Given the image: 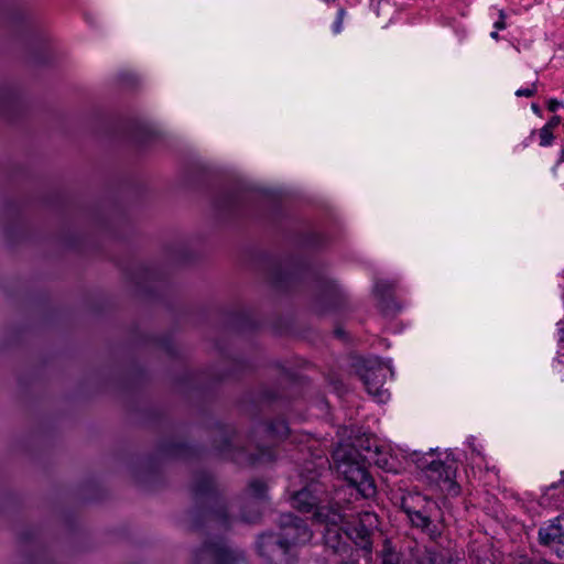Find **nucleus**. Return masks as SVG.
I'll list each match as a JSON object with an SVG mask.
<instances>
[{
  "mask_svg": "<svg viewBox=\"0 0 564 564\" xmlns=\"http://www.w3.org/2000/svg\"><path fill=\"white\" fill-rule=\"evenodd\" d=\"M239 554L224 541L208 543L195 554V564H234Z\"/></svg>",
  "mask_w": 564,
  "mask_h": 564,
  "instance_id": "nucleus-7",
  "label": "nucleus"
},
{
  "mask_svg": "<svg viewBox=\"0 0 564 564\" xmlns=\"http://www.w3.org/2000/svg\"><path fill=\"white\" fill-rule=\"evenodd\" d=\"M346 15V11L344 9H339L336 14V19L332 25V31L334 34H339L344 28V19Z\"/></svg>",
  "mask_w": 564,
  "mask_h": 564,
  "instance_id": "nucleus-12",
  "label": "nucleus"
},
{
  "mask_svg": "<svg viewBox=\"0 0 564 564\" xmlns=\"http://www.w3.org/2000/svg\"><path fill=\"white\" fill-rule=\"evenodd\" d=\"M265 491H267V485L260 479H254V480L250 481V484L248 486V494L250 495V497H252L257 500L264 499Z\"/></svg>",
  "mask_w": 564,
  "mask_h": 564,
  "instance_id": "nucleus-9",
  "label": "nucleus"
},
{
  "mask_svg": "<svg viewBox=\"0 0 564 564\" xmlns=\"http://www.w3.org/2000/svg\"><path fill=\"white\" fill-rule=\"evenodd\" d=\"M388 373L393 375L390 362L377 359L367 361L366 368L361 373V379L368 393L379 403H384L390 398L389 391L383 388Z\"/></svg>",
  "mask_w": 564,
  "mask_h": 564,
  "instance_id": "nucleus-5",
  "label": "nucleus"
},
{
  "mask_svg": "<svg viewBox=\"0 0 564 564\" xmlns=\"http://www.w3.org/2000/svg\"><path fill=\"white\" fill-rule=\"evenodd\" d=\"M466 443H467V445L469 446V448L471 449L473 453H477L478 455L481 454L480 449L476 445V438L474 436L467 437Z\"/></svg>",
  "mask_w": 564,
  "mask_h": 564,
  "instance_id": "nucleus-17",
  "label": "nucleus"
},
{
  "mask_svg": "<svg viewBox=\"0 0 564 564\" xmlns=\"http://www.w3.org/2000/svg\"><path fill=\"white\" fill-rule=\"evenodd\" d=\"M332 547L337 552L338 547L336 545H332Z\"/></svg>",
  "mask_w": 564,
  "mask_h": 564,
  "instance_id": "nucleus-26",
  "label": "nucleus"
},
{
  "mask_svg": "<svg viewBox=\"0 0 564 564\" xmlns=\"http://www.w3.org/2000/svg\"><path fill=\"white\" fill-rule=\"evenodd\" d=\"M259 514L256 513V514H252V516H246L243 514L242 516V519L246 521V522H254L257 519H258Z\"/></svg>",
  "mask_w": 564,
  "mask_h": 564,
  "instance_id": "nucleus-21",
  "label": "nucleus"
},
{
  "mask_svg": "<svg viewBox=\"0 0 564 564\" xmlns=\"http://www.w3.org/2000/svg\"><path fill=\"white\" fill-rule=\"evenodd\" d=\"M382 564H398V560L394 554L388 552L382 556Z\"/></svg>",
  "mask_w": 564,
  "mask_h": 564,
  "instance_id": "nucleus-15",
  "label": "nucleus"
},
{
  "mask_svg": "<svg viewBox=\"0 0 564 564\" xmlns=\"http://www.w3.org/2000/svg\"><path fill=\"white\" fill-rule=\"evenodd\" d=\"M558 332H560V341H564V328L563 327H560L558 328Z\"/></svg>",
  "mask_w": 564,
  "mask_h": 564,
  "instance_id": "nucleus-23",
  "label": "nucleus"
},
{
  "mask_svg": "<svg viewBox=\"0 0 564 564\" xmlns=\"http://www.w3.org/2000/svg\"><path fill=\"white\" fill-rule=\"evenodd\" d=\"M533 110L536 111L538 107L535 105L532 106Z\"/></svg>",
  "mask_w": 564,
  "mask_h": 564,
  "instance_id": "nucleus-27",
  "label": "nucleus"
},
{
  "mask_svg": "<svg viewBox=\"0 0 564 564\" xmlns=\"http://www.w3.org/2000/svg\"><path fill=\"white\" fill-rule=\"evenodd\" d=\"M540 543L546 546L562 544L564 541V514H561L539 530Z\"/></svg>",
  "mask_w": 564,
  "mask_h": 564,
  "instance_id": "nucleus-8",
  "label": "nucleus"
},
{
  "mask_svg": "<svg viewBox=\"0 0 564 564\" xmlns=\"http://www.w3.org/2000/svg\"><path fill=\"white\" fill-rule=\"evenodd\" d=\"M490 36H491L492 39H495V40H498V39H499V35H498V32H497V31H492V32L490 33Z\"/></svg>",
  "mask_w": 564,
  "mask_h": 564,
  "instance_id": "nucleus-25",
  "label": "nucleus"
},
{
  "mask_svg": "<svg viewBox=\"0 0 564 564\" xmlns=\"http://www.w3.org/2000/svg\"><path fill=\"white\" fill-rule=\"evenodd\" d=\"M555 488H556L555 485H552L550 488H547V491L542 497V502H541L542 505L554 507V508L560 507V503H557V502L552 503L551 501H549L550 491Z\"/></svg>",
  "mask_w": 564,
  "mask_h": 564,
  "instance_id": "nucleus-14",
  "label": "nucleus"
},
{
  "mask_svg": "<svg viewBox=\"0 0 564 564\" xmlns=\"http://www.w3.org/2000/svg\"><path fill=\"white\" fill-rule=\"evenodd\" d=\"M558 123L560 118L557 116H554L544 124V127L553 131L558 126Z\"/></svg>",
  "mask_w": 564,
  "mask_h": 564,
  "instance_id": "nucleus-18",
  "label": "nucleus"
},
{
  "mask_svg": "<svg viewBox=\"0 0 564 564\" xmlns=\"http://www.w3.org/2000/svg\"><path fill=\"white\" fill-rule=\"evenodd\" d=\"M312 539V532L301 519L291 513L282 514L279 533L262 534L258 541L261 555L289 563L286 555L293 547L305 544Z\"/></svg>",
  "mask_w": 564,
  "mask_h": 564,
  "instance_id": "nucleus-2",
  "label": "nucleus"
},
{
  "mask_svg": "<svg viewBox=\"0 0 564 564\" xmlns=\"http://www.w3.org/2000/svg\"><path fill=\"white\" fill-rule=\"evenodd\" d=\"M540 145L549 147L554 139L553 131L544 126L539 130Z\"/></svg>",
  "mask_w": 564,
  "mask_h": 564,
  "instance_id": "nucleus-11",
  "label": "nucleus"
},
{
  "mask_svg": "<svg viewBox=\"0 0 564 564\" xmlns=\"http://www.w3.org/2000/svg\"><path fill=\"white\" fill-rule=\"evenodd\" d=\"M550 547H552L554 550V552L556 553V555L558 557H564V542L563 541H562V544H553Z\"/></svg>",
  "mask_w": 564,
  "mask_h": 564,
  "instance_id": "nucleus-19",
  "label": "nucleus"
},
{
  "mask_svg": "<svg viewBox=\"0 0 564 564\" xmlns=\"http://www.w3.org/2000/svg\"><path fill=\"white\" fill-rule=\"evenodd\" d=\"M336 468L348 485L355 488L361 497L371 498L376 495L375 481L362 464L350 458H344L337 463Z\"/></svg>",
  "mask_w": 564,
  "mask_h": 564,
  "instance_id": "nucleus-4",
  "label": "nucleus"
},
{
  "mask_svg": "<svg viewBox=\"0 0 564 564\" xmlns=\"http://www.w3.org/2000/svg\"><path fill=\"white\" fill-rule=\"evenodd\" d=\"M505 13L503 11H499V20H497L494 24L495 29L496 30H503L506 28V23H505Z\"/></svg>",
  "mask_w": 564,
  "mask_h": 564,
  "instance_id": "nucleus-16",
  "label": "nucleus"
},
{
  "mask_svg": "<svg viewBox=\"0 0 564 564\" xmlns=\"http://www.w3.org/2000/svg\"><path fill=\"white\" fill-rule=\"evenodd\" d=\"M432 505L433 502L427 500L425 497H422L421 495H413L403 499L402 509L414 527L422 529L431 536V539L435 540L441 535V531L432 523L430 519L431 516L426 510V508Z\"/></svg>",
  "mask_w": 564,
  "mask_h": 564,
  "instance_id": "nucleus-6",
  "label": "nucleus"
},
{
  "mask_svg": "<svg viewBox=\"0 0 564 564\" xmlns=\"http://www.w3.org/2000/svg\"><path fill=\"white\" fill-rule=\"evenodd\" d=\"M564 161V150L562 149L560 151V156H558V163L563 162Z\"/></svg>",
  "mask_w": 564,
  "mask_h": 564,
  "instance_id": "nucleus-24",
  "label": "nucleus"
},
{
  "mask_svg": "<svg viewBox=\"0 0 564 564\" xmlns=\"http://www.w3.org/2000/svg\"><path fill=\"white\" fill-rule=\"evenodd\" d=\"M386 288H388V285H386L384 283H377L375 286V290L377 293H380L383 295V293L386 292Z\"/></svg>",
  "mask_w": 564,
  "mask_h": 564,
  "instance_id": "nucleus-20",
  "label": "nucleus"
},
{
  "mask_svg": "<svg viewBox=\"0 0 564 564\" xmlns=\"http://www.w3.org/2000/svg\"><path fill=\"white\" fill-rule=\"evenodd\" d=\"M430 560H431V564H452V563H449V562H448V563H445L443 560H440V561H438V558H437L436 556L431 557Z\"/></svg>",
  "mask_w": 564,
  "mask_h": 564,
  "instance_id": "nucleus-22",
  "label": "nucleus"
},
{
  "mask_svg": "<svg viewBox=\"0 0 564 564\" xmlns=\"http://www.w3.org/2000/svg\"><path fill=\"white\" fill-rule=\"evenodd\" d=\"M318 491L319 486L311 482L292 496V507L302 512H310L315 508V520L333 527L327 528L325 533L327 544H330L332 534H338L336 528L343 525L346 535L357 546L370 553L372 550V534L379 525L378 516L371 511H364L359 513L357 523H349L346 519L347 516L344 513V508L338 502L321 506L322 500L316 496Z\"/></svg>",
  "mask_w": 564,
  "mask_h": 564,
  "instance_id": "nucleus-1",
  "label": "nucleus"
},
{
  "mask_svg": "<svg viewBox=\"0 0 564 564\" xmlns=\"http://www.w3.org/2000/svg\"><path fill=\"white\" fill-rule=\"evenodd\" d=\"M536 93V87L533 84L531 87L520 88L516 91L518 97H532Z\"/></svg>",
  "mask_w": 564,
  "mask_h": 564,
  "instance_id": "nucleus-13",
  "label": "nucleus"
},
{
  "mask_svg": "<svg viewBox=\"0 0 564 564\" xmlns=\"http://www.w3.org/2000/svg\"><path fill=\"white\" fill-rule=\"evenodd\" d=\"M423 454L416 458V464L431 482L435 484L443 492L456 496L459 494V487L455 481L457 465L448 456L445 460L435 459L434 452Z\"/></svg>",
  "mask_w": 564,
  "mask_h": 564,
  "instance_id": "nucleus-3",
  "label": "nucleus"
},
{
  "mask_svg": "<svg viewBox=\"0 0 564 564\" xmlns=\"http://www.w3.org/2000/svg\"><path fill=\"white\" fill-rule=\"evenodd\" d=\"M270 433L278 437H283L289 434V427L283 420H278L270 425Z\"/></svg>",
  "mask_w": 564,
  "mask_h": 564,
  "instance_id": "nucleus-10",
  "label": "nucleus"
}]
</instances>
